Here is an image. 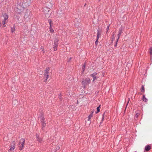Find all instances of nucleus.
<instances>
[{
    "label": "nucleus",
    "mask_w": 152,
    "mask_h": 152,
    "mask_svg": "<svg viewBox=\"0 0 152 152\" xmlns=\"http://www.w3.org/2000/svg\"><path fill=\"white\" fill-rule=\"evenodd\" d=\"M23 4H24L26 7H28L31 4V0H23Z\"/></svg>",
    "instance_id": "obj_10"
},
{
    "label": "nucleus",
    "mask_w": 152,
    "mask_h": 152,
    "mask_svg": "<svg viewBox=\"0 0 152 152\" xmlns=\"http://www.w3.org/2000/svg\"><path fill=\"white\" fill-rule=\"evenodd\" d=\"M41 51H42L43 53L44 54L45 53L44 48L43 46H41L40 48Z\"/></svg>",
    "instance_id": "obj_20"
},
{
    "label": "nucleus",
    "mask_w": 152,
    "mask_h": 152,
    "mask_svg": "<svg viewBox=\"0 0 152 152\" xmlns=\"http://www.w3.org/2000/svg\"><path fill=\"white\" fill-rule=\"evenodd\" d=\"M130 98H128V100L127 103V104H126V106H127V105L128 104H129V101H130Z\"/></svg>",
    "instance_id": "obj_30"
},
{
    "label": "nucleus",
    "mask_w": 152,
    "mask_h": 152,
    "mask_svg": "<svg viewBox=\"0 0 152 152\" xmlns=\"http://www.w3.org/2000/svg\"><path fill=\"white\" fill-rule=\"evenodd\" d=\"M40 118L41 124L42 125V129L43 131H45V128L46 126V124L45 121V118L43 115L41 116Z\"/></svg>",
    "instance_id": "obj_2"
},
{
    "label": "nucleus",
    "mask_w": 152,
    "mask_h": 152,
    "mask_svg": "<svg viewBox=\"0 0 152 152\" xmlns=\"http://www.w3.org/2000/svg\"><path fill=\"white\" fill-rule=\"evenodd\" d=\"M15 145V142L13 141L10 144V148L9 150V152H14Z\"/></svg>",
    "instance_id": "obj_7"
},
{
    "label": "nucleus",
    "mask_w": 152,
    "mask_h": 152,
    "mask_svg": "<svg viewBox=\"0 0 152 152\" xmlns=\"http://www.w3.org/2000/svg\"><path fill=\"white\" fill-rule=\"evenodd\" d=\"M50 68L49 67L47 68L45 71V73L44 74V78L45 79L44 80V81L46 82L47 79L48 78V73L49 72Z\"/></svg>",
    "instance_id": "obj_6"
},
{
    "label": "nucleus",
    "mask_w": 152,
    "mask_h": 152,
    "mask_svg": "<svg viewBox=\"0 0 152 152\" xmlns=\"http://www.w3.org/2000/svg\"><path fill=\"white\" fill-rule=\"evenodd\" d=\"M93 112H92L88 116V120L89 121L91 119V118L92 117L93 115Z\"/></svg>",
    "instance_id": "obj_17"
},
{
    "label": "nucleus",
    "mask_w": 152,
    "mask_h": 152,
    "mask_svg": "<svg viewBox=\"0 0 152 152\" xmlns=\"http://www.w3.org/2000/svg\"><path fill=\"white\" fill-rule=\"evenodd\" d=\"M58 40L56 39L54 41V45L53 46V48L54 51H56L57 49V47L58 45Z\"/></svg>",
    "instance_id": "obj_8"
},
{
    "label": "nucleus",
    "mask_w": 152,
    "mask_h": 152,
    "mask_svg": "<svg viewBox=\"0 0 152 152\" xmlns=\"http://www.w3.org/2000/svg\"><path fill=\"white\" fill-rule=\"evenodd\" d=\"M98 39H99L96 38V41L95 42V44L96 45H97L98 44Z\"/></svg>",
    "instance_id": "obj_28"
},
{
    "label": "nucleus",
    "mask_w": 152,
    "mask_h": 152,
    "mask_svg": "<svg viewBox=\"0 0 152 152\" xmlns=\"http://www.w3.org/2000/svg\"><path fill=\"white\" fill-rule=\"evenodd\" d=\"M140 115V113H136L135 115V117L137 118H138Z\"/></svg>",
    "instance_id": "obj_26"
},
{
    "label": "nucleus",
    "mask_w": 152,
    "mask_h": 152,
    "mask_svg": "<svg viewBox=\"0 0 152 152\" xmlns=\"http://www.w3.org/2000/svg\"><path fill=\"white\" fill-rule=\"evenodd\" d=\"M101 34L99 31L98 30H97V38L99 39V36H100Z\"/></svg>",
    "instance_id": "obj_19"
},
{
    "label": "nucleus",
    "mask_w": 152,
    "mask_h": 152,
    "mask_svg": "<svg viewBox=\"0 0 152 152\" xmlns=\"http://www.w3.org/2000/svg\"><path fill=\"white\" fill-rule=\"evenodd\" d=\"M150 51H152V48H150Z\"/></svg>",
    "instance_id": "obj_33"
},
{
    "label": "nucleus",
    "mask_w": 152,
    "mask_h": 152,
    "mask_svg": "<svg viewBox=\"0 0 152 152\" xmlns=\"http://www.w3.org/2000/svg\"><path fill=\"white\" fill-rule=\"evenodd\" d=\"M97 73L96 72H94L92 74L90 75L93 78V82H94L95 80L97 79L96 75H97Z\"/></svg>",
    "instance_id": "obj_13"
},
{
    "label": "nucleus",
    "mask_w": 152,
    "mask_h": 152,
    "mask_svg": "<svg viewBox=\"0 0 152 152\" xmlns=\"http://www.w3.org/2000/svg\"><path fill=\"white\" fill-rule=\"evenodd\" d=\"M17 102V101L16 100H15L13 102V103L14 102Z\"/></svg>",
    "instance_id": "obj_34"
},
{
    "label": "nucleus",
    "mask_w": 152,
    "mask_h": 152,
    "mask_svg": "<svg viewBox=\"0 0 152 152\" xmlns=\"http://www.w3.org/2000/svg\"><path fill=\"white\" fill-rule=\"evenodd\" d=\"M114 35H115V34L114 33V32H113L112 34V37H111V39H112V41H113L115 39Z\"/></svg>",
    "instance_id": "obj_18"
},
{
    "label": "nucleus",
    "mask_w": 152,
    "mask_h": 152,
    "mask_svg": "<svg viewBox=\"0 0 152 152\" xmlns=\"http://www.w3.org/2000/svg\"><path fill=\"white\" fill-rule=\"evenodd\" d=\"M141 91L142 92H144L145 91L144 87L143 85H142V89H141Z\"/></svg>",
    "instance_id": "obj_23"
},
{
    "label": "nucleus",
    "mask_w": 152,
    "mask_h": 152,
    "mask_svg": "<svg viewBox=\"0 0 152 152\" xmlns=\"http://www.w3.org/2000/svg\"><path fill=\"white\" fill-rule=\"evenodd\" d=\"M48 22L49 23V25H50V28H49L50 31L51 33H53L54 32V30L53 29L52 27V21H51V20L50 19L48 20Z\"/></svg>",
    "instance_id": "obj_11"
},
{
    "label": "nucleus",
    "mask_w": 152,
    "mask_h": 152,
    "mask_svg": "<svg viewBox=\"0 0 152 152\" xmlns=\"http://www.w3.org/2000/svg\"><path fill=\"white\" fill-rule=\"evenodd\" d=\"M25 142V140L23 138L21 139L18 143V146L20 150H21L23 148Z\"/></svg>",
    "instance_id": "obj_3"
},
{
    "label": "nucleus",
    "mask_w": 152,
    "mask_h": 152,
    "mask_svg": "<svg viewBox=\"0 0 152 152\" xmlns=\"http://www.w3.org/2000/svg\"><path fill=\"white\" fill-rule=\"evenodd\" d=\"M151 149V147L149 145H147L145 147V150L146 151H149Z\"/></svg>",
    "instance_id": "obj_15"
},
{
    "label": "nucleus",
    "mask_w": 152,
    "mask_h": 152,
    "mask_svg": "<svg viewBox=\"0 0 152 152\" xmlns=\"http://www.w3.org/2000/svg\"><path fill=\"white\" fill-rule=\"evenodd\" d=\"M105 112H104L102 115V121L104 120V115H105Z\"/></svg>",
    "instance_id": "obj_24"
},
{
    "label": "nucleus",
    "mask_w": 152,
    "mask_h": 152,
    "mask_svg": "<svg viewBox=\"0 0 152 152\" xmlns=\"http://www.w3.org/2000/svg\"><path fill=\"white\" fill-rule=\"evenodd\" d=\"M150 53L151 55L152 54V51H150Z\"/></svg>",
    "instance_id": "obj_32"
},
{
    "label": "nucleus",
    "mask_w": 152,
    "mask_h": 152,
    "mask_svg": "<svg viewBox=\"0 0 152 152\" xmlns=\"http://www.w3.org/2000/svg\"><path fill=\"white\" fill-rule=\"evenodd\" d=\"M110 26V24L108 25L107 28V32L108 30H109V27Z\"/></svg>",
    "instance_id": "obj_29"
},
{
    "label": "nucleus",
    "mask_w": 152,
    "mask_h": 152,
    "mask_svg": "<svg viewBox=\"0 0 152 152\" xmlns=\"http://www.w3.org/2000/svg\"><path fill=\"white\" fill-rule=\"evenodd\" d=\"M118 39H117L116 41V43H115V45H114V46L115 47H116L117 46V42H118Z\"/></svg>",
    "instance_id": "obj_27"
},
{
    "label": "nucleus",
    "mask_w": 152,
    "mask_h": 152,
    "mask_svg": "<svg viewBox=\"0 0 152 152\" xmlns=\"http://www.w3.org/2000/svg\"><path fill=\"white\" fill-rule=\"evenodd\" d=\"M142 99L143 101L145 102H147L148 101V99L145 98L144 95L143 96Z\"/></svg>",
    "instance_id": "obj_16"
},
{
    "label": "nucleus",
    "mask_w": 152,
    "mask_h": 152,
    "mask_svg": "<svg viewBox=\"0 0 152 152\" xmlns=\"http://www.w3.org/2000/svg\"><path fill=\"white\" fill-rule=\"evenodd\" d=\"M100 105L97 108V111L96 112V113H97L98 112L100 111V109L99 108L100 107Z\"/></svg>",
    "instance_id": "obj_21"
},
{
    "label": "nucleus",
    "mask_w": 152,
    "mask_h": 152,
    "mask_svg": "<svg viewBox=\"0 0 152 152\" xmlns=\"http://www.w3.org/2000/svg\"><path fill=\"white\" fill-rule=\"evenodd\" d=\"M15 31V27L14 26L11 28V31L12 33H13Z\"/></svg>",
    "instance_id": "obj_22"
},
{
    "label": "nucleus",
    "mask_w": 152,
    "mask_h": 152,
    "mask_svg": "<svg viewBox=\"0 0 152 152\" xmlns=\"http://www.w3.org/2000/svg\"><path fill=\"white\" fill-rule=\"evenodd\" d=\"M90 82L91 80L90 78H87L83 80L82 83V85L83 86L84 88H85L87 85H88L90 83Z\"/></svg>",
    "instance_id": "obj_4"
},
{
    "label": "nucleus",
    "mask_w": 152,
    "mask_h": 152,
    "mask_svg": "<svg viewBox=\"0 0 152 152\" xmlns=\"http://www.w3.org/2000/svg\"><path fill=\"white\" fill-rule=\"evenodd\" d=\"M53 4L50 3V2H47L46 4V8L47 9V12H49V10L48 9H50L53 7Z\"/></svg>",
    "instance_id": "obj_9"
},
{
    "label": "nucleus",
    "mask_w": 152,
    "mask_h": 152,
    "mask_svg": "<svg viewBox=\"0 0 152 152\" xmlns=\"http://www.w3.org/2000/svg\"><path fill=\"white\" fill-rule=\"evenodd\" d=\"M60 149V147L59 146H58L57 147L56 150H59Z\"/></svg>",
    "instance_id": "obj_31"
},
{
    "label": "nucleus",
    "mask_w": 152,
    "mask_h": 152,
    "mask_svg": "<svg viewBox=\"0 0 152 152\" xmlns=\"http://www.w3.org/2000/svg\"><path fill=\"white\" fill-rule=\"evenodd\" d=\"M3 17H4V19L2 21V22L3 24V27H5L6 26L5 24L7 23L8 21V16L6 13H5L3 15Z\"/></svg>",
    "instance_id": "obj_5"
},
{
    "label": "nucleus",
    "mask_w": 152,
    "mask_h": 152,
    "mask_svg": "<svg viewBox=\"0 0 152 152\" xmlns=\"http://www.w3.org/2000/svg\"><path fill=\"white\" fill-rule=\"evenodd\" d=\"M85 66H86V64H84L82 66V69L83 72L84 71V70H85Z\"/></svg>",
    "instance_id": "obj_25"
},
{
    "label": "nucleus",
    "mask_w": 152,
    "mask_h": 152,
    "mask_svg": "<svg viewBox=\"0 0 152 152\" xmlns=\"http://www.w3.org/2000/svg\"><path fill=\"white\" fill-rule=\"evenodd\" d=\"M23 7L21 5H18L17 7L14 9L15 13L18 14H21L23 12Z\"/></svg>",
    "instance_id": "obj_1"
},
{
    "label": "nucleus",
    "mask_w": 152,
    "mask_h": 152,
    "mask_svg": "<svg viewBox=\"0 0 152 152\" xmlns=\"http://www.w3.org/2000/svg\"><path fill=\"white\" fill-rule=\"evenodd\" d=\"M36 136L37 141L40 143H41L42 141V138L39 137V135L37 134H36Z\"/></svg>",
    "instance_id": "obj_14"
},
{
    "label": "nucleus",
    "mask_w": 152,
    "mask_h": 152,
    "mask_svg": "<svg viewBox=\"0 0 152 152\" xmlns=\"http://www.w3.org/2000/svg\"><path fill=\"white\" fill-rule=\"evenodd\" d=\"M123 28L122 27H121L120 28H119L118 34V38L117 39H119L120 37V36L122 33V31H123Z\"/></svg>",
    "instance_id": "obj_12"
}]
</instances>
